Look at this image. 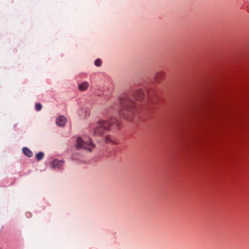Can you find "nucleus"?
I'll list each match as a JSON object with an SVG mask.
<instances>
[{"label": "nucleus", "instance_id": "obj_1", "mask_svg": "<svg viewBox=\"0 0 249 249\" xmlns=\"http://www.w3.org/2000/svg\"><path fill=\"white\" fill-rule=\"evenodd\" d=\"M149 94L146 89H140L136 90L133 94H126L122 95L120 98L121 109L119 113L124 118L132 120L138 108V105L133 100L135 98L138 101L148 100Z\"/></svg>", "mask_w": 249, "mask_h": 249}, {"label": "nucleus", "instance_id": "obj_2", "mask_svg": "<svg viewBox=\"0 0 249 249\" xmlns=\"http://www.w3.org/2000/svg\"><path fill=\"white\" fill-rule=\"evenodd\" d=\"M94 147L95 145L89 137H85L83 139L81 137L77 138L76 143V148L77 149L82 148L89 151H91Z\"/></svg>", "mask_w": 249, "mask_h": 249}, {"label": "nucleus", "instance_id": "obj_3", "mask_svg": "<svg viewBox=\"0 0 249 249\" xmlns=\"http://www.w3.org/2000/svg\"><path fill=\"white\" fill-rule=\"evenodd\" d=\"M110 125V123L107 121H100L97 126L93 130L94 136H101L105 131L107 130Z\"/></svg>", "mask_w": 249, "mask_h": 249}, {"label": "nucleus", "instance_id": "obj_4", "mask_svg": "<svg viewBox=\"0 0 249 249\" xmlns=\"http://www.w3.org/2000/svg\"><path fill=\"white\" fill-rule=\"evenodd\" d=\"M64 164V161L62 160H54L51 163V167L53 169H58Z\"/></svg>", "mask_w": 249, "mask_h": 249}, {"label": "nucleus", "instance_id": "obj_5", "mask_svg": "<svg viewBox=\"0 0 249 249\" xmlns=\"http://www.w3.org/2000/svg\"><path fill=\"white\" fill-rule=\"evenodd\" d=\"M66 123V118L63 116H59L56 120V124L60 126H64Z\"/></svg>", "mask_w": 249, "mask_h": 249}, {"label": "nucleus", "instance_id": "obj_6", "mask_svg": "<svg viewBox=\"0 0 249 249\" xmlns=\"http://www.w3.org/2000/svg\"><path fill=\"white\" fill-rule=\"evenodd\" d=\"M89 87V84L87 82H83L78 86V89L80 91H84L88 89Z\"/></svg>", "mask_w": 249, "mask_h": 249}, {"label": "nucleus", "instance_id": "obj_7", "mask_svg": "<svg viewBox=\"0 0 249 249\" xmlns=\"http://www.w3.org/2000/svg\"><path fill=\"white\" fill-rule=\"evenodd\" d=\"M22 151L24 154L28 157H31L33 156L32 152L27 147H24L22 149Z\"/></svg>", "mask_w": 249, "mask_h": 249}, {"label": "nucleus", "instance_id": "obj_8", "mask_svg": "<svg viewBox=\"0 0 249 249\" xmlns=\"http://www.w3.org/2000/svg\"><path fill=\"white\" fill-rule=\"evenodd\" d=\"M44 156V154L43 152H39L36 155V158L37 160H41Z\"/></svg>", "mask_w": 249, "mask_h": 249}, {"label": "nucleus", "instance_id": "obj_9", "mask_svg": "<svg viewBox=\"0 0 249 249\" xmlns=\"http://www.w3.org/2000/svg\"><path fill=\"white\" fill-rule=\"evenodd\" d=\"M94 64L97 67H100L102 65V61L99 59H97L95 61Z\"/></svg>", "mask_w": 249, "mask_h": 249}, {"label": "nucleus", "instance_id": "obj_10", "mask_svg": "<svg viewBox=\"0 0 249 249\" xmlns=\"http://www.w3.org/2000/svg\"><path fill=\"white\" fill-rule=\"evenodd\" d=\"M35 107L37 111H40L42 108V105L40 103L36 104Z\"/></svg>", "mask_w": 249, "mask_h": 249}, {"label": "nucleus", "instance_id": "obj_11", "mask_svg": "<svg viewBox=\"0 0 249 249\" xmlns=\"http://www.w3.org/2000/svg\"><path fill=\"white\" fill-rule=\"evenodd\" d=\"M105 141L107 142H113V141L112 140L111 137L108 135H107L106 137Z\"/></svg>", "mask_w": 249, "mask_h": 249}]
</instances>
